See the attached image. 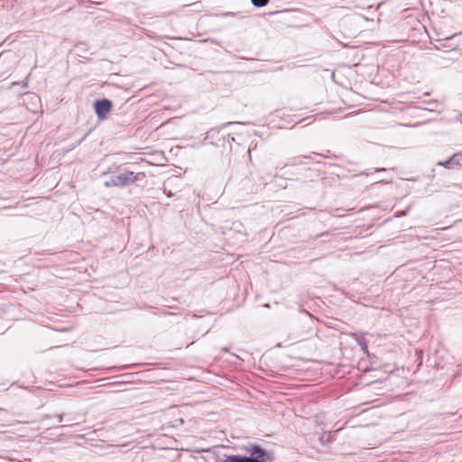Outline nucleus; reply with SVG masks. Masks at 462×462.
<instances>
[{"label": "nucleus", "instance_id": "9", "mask_svg": "<svg viewBox=\"0 0 462 462\" xmlns=\"http://www.w3.org/2000/svg\"><path fill=\"white\" fill-rule=\"evenodd\" d=\"M385 171V169H384V168H375V169H374V171H375V172H378V171Z\"/></svg>", "mask_w": 462, "mask_h": 462}, {"label": "nucleus", "instance_id": "5", "mask_svg": "<svg viewBox=\"0 0 462 462\" xmlns=\"http://www.w3.org/2000/svg\"><path fill=\"white\" fill-rule=\"evenodd\" d=\"M251 2L255 7H263L269 3V0H251Z\"/></svg>", "mask_w": 462, "mask_h": 462}, {"label": "nucleus", "instance_id": "4", "mask_svg": "<svg viewBox=\"0 0 462 462\" xmlns=\"http://www.w3.org/2000/svg\"><path fill=\"white\" fill-rule=\"evenodd\" d=\"M439 166H443L445 168H452L453 166H462V154L455 153L449 159L445 162H439L437 163Z\"/></svg>", "mask_w": 462, "mask_h": 462}, {"label": "nucleus", "instance_id": "2", "mask_svg": "<svg viewBox=\"0 0 462 462\" xmlns=\"http://www.w3.org/2000/svg\"><path fill=\"white\" fill-rule=\"evenodd\" d=\"M112 102L106 98L97 100L94 104L95 112L100 120H104L107 117V115L112 110Z\"/></svg>", "mask_w": 462, "mask_h": 462}, {"label": "nucleus", "instance_id": "6", "mask_svg": "<svg viewBox=\"0 0 462 462\" xmlns=\"http://www.w3.org/2000/svg\"><path fill=\"white\" fill-rule=\"evenodd\" d=\"M28 79H29V76L26 77L25 80L23 82V88H27V86H28Z\"/></svg>", "mask_w": 462, "mask_h": 462}, {"label": "nucleus", "instance_id": "7", "mask_svg": "<svg viewBox=\"0 0 462 462\" xmlns=\"http://www.w3.org/2000/svg\"><path fill=\"white\" fill-rule=\"evenodd\" d=\"M57 416H58V418H59V422H60H60H62V421H63V414H59V415H57Z\"/></svg>", "mask_w": 462, "mask_h": 462}, {"label": "nucleus", "instance_id": "8", "mask_svg": "<svg viewBox=\"0 0 462 462\" xmlns=\"http://www.w3.org/2000/svg\"><path fill=\"white\" fill-rule=\"evenodd\" d=\"M109 448L113 449L112 452H115V449H118L119 448L118 446H114V445L109 446Z\"/></svg>", "mask_w": 462, "mask_h": 462}, {"label": "nucleus", "instance_id": "11", "mask_svg": "<svg viewBox=\"0 0 462 462\" xmlns=\"http://www.w3.org/2000/svg\"><path fill=\"white\" fill-rule=\"evenodd\" d=\"M363 349L365 350V352H367V346L365 344H364Z\"/></svg>", "mask_w": 462, "mask_h": 462}, {"label": "nucleus", "instance_id": "1", "mask_svg": "<svg viewBox=\"0 0 462 462\" xmlns=\"http://www.w3.org/2000/svg\"><path fill=\"white\" fill-rule=\"evenodd\" d=\"M145 177L143 172H138L134 174L133 171L125 170L119 172L117 175H113L109 180L105 181L104 185L106 188L110 187H118L125 188L127 187Z\"/></svg>", "mask_w": 462, "mask_h": 462}, {"label": "nucleus", "instance_id": "3", "mask_svg": "<svg viewBox=\"0 0 462 462\" xmlns=\"http://www.w3.org/2000/svg\"><path fill=\"white\" fill-rule=\"evenodd\" d=\"M248 458H252L254 462H266L269 459L268 452L261 446L254 445L250 450V456Z\"/></svg>", "mask_w": 462, "mask_h": 462}, {"label": "nucleus", "instance_id": "12", "mask_svg": "<svg viewBox=\"0 0 462 462\" xmlns=\"http://www.w3.org/2000/svg\"><path fill=\"white\" fill-rule=\"evenodd\" d=\"M223 15H233V14L232 13H226Z\"/></svg>", "mask_w": 462, "mask_h": 462}, {"label": "nucleus", "instance_id": "10", "mask_svg": "<svg viewBox=\"0 0 462 462\" xmlns=\"http://www.w3.org/2000/svg\"><path fill=\"white\" fill-rule=\"evenodd\" d=\"M369 174H370V172H369V171H364V172H361V173H360V175H366V176H368Z\"/></svg>", "mask_w": 462, "mask_h": 462}]
</instances>
